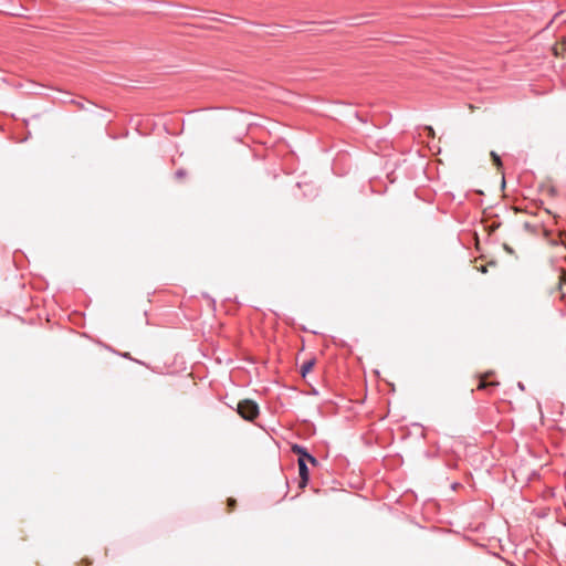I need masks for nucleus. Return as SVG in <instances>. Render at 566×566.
<instances>
[{
  "label": "nucleus",
  "mask_w": 566,
  "mask_h": 566,
  "mask_svg": "<svg viewBox=\"0 0 566 566\" xmlns=\"http://www.w3.org/2000/svg\"><path fill=\"white\" fill-rule=\"evenodd\" d=\"M238 413L248 421H253L259 416V406L255 401L244 399L238 403Z\"/></svg>",
  "instance_id": "obj_1"
},
{
  "label": "nucleus",
  "mask_w": 566,
  "mask_h": 566,
  "mask_svg": "<svg viewBox=\"0 0 566 566\" xmlns=\"http://www.w3.org/2000/svg\"><path fill=\"white\" fill-rule=\"evenodd\" d=\"M292 452L294 454H297L298 455V459L297 460H303L305 461L306 463L310 462L311 464L313 465H317L318 464V461L317 459L312 455L305 447L303 446H300V444H293L292 448H291Z\"/></svg>",
  "instance_id": "obj_2"
},
{
  "label": "nucleus",
  "mask_w": 566,
  "mask_h": 566,
  "mask_svg": "<svg viewBox=\"0 0 566 566\" xmlns=\"http://www.w3.org/2000/svg\"><path fill=\"white\" fill-rule=\"evenodd\" d=\"M298 473H300V488H305L310 480V471L307 463L303 460H297Z\"/></svg>",
  "instance_id": "obj_3"
},
{
  "label": "nucleus",
  "mask_w": 566,
  "mask_h": 566,
  "mask_svg": "<svg viewBox=\"0 0 566 566\" xmlns=\"http://www.w3.org/2000/svg\"><path fill=\"white\" fill-rule=\"evenodd\" d=\"M314 364H315L314 359L304 361L303 365L301 366V375L303 377H305L307 375V373H310V370L313 368Z\"/></svg>",
  "instance_id": "obj_4"
},
{
  "label": "nucleus",
  "mask_w": 566,
  "mask_h": 566,
  "mask_svg": "<svg viewBox=\"0 0 566 566\" xmlns=\"http://www.w3.org/2000/svg\"><path fill=\"white\" fill-rule=\"evenodd\" d=\"M491 157L494 161V164L497 166V167H501L502 166V161H501V158L500 156L495 153V151H491Z\"/></svg>",
  "instance_id": "obj_5"
},
{
  "label": "nucleus",
  "mask_w": 566,
  "mask_h": 566,
  "mask_svg": "<svg viewBox=\"0 0 566 566\" xmlns=\"http://www.w3.org/2000/svg\"><path fill=\"white\" fill-rule=\"evenodd\" d=\"M185 175H186V171H185L184 169H178V170L175 172V176H176V178H178V179L184 178V177H185Z\"/></svg>",
  "instance_id": "obj_6"
},
{
  "label": "nucleus",
  "mask_w": 566,
  "mask_h": 566,
  "mask_svg": "<svg viewBox=\"0 0 566 566\" xmlns=\"http://www.w3.org/2000/svg\"><path fill=\"white\" fill-rule=\"evenodd\" d=\"M489 385L486 384V381L484 379H481L480 380V384H479V389H485Z\"/></svg>",
  "instance_id": "obj_7"
},
{
  "label": "nucleus",
  "mask_w": 566,
  "mask_h": 566,
  "mask_svg": "<svg viewBox=\"0 0 566 566\" xmlns=\"http://www.w3.org/2000/svg\"><path fill=\"white\" fill-rule=\"evenodd\" d=\"M234 502H235L234 500L229 499V500H228V504H229V506H233V505H234Z\"/></svg>",
  "instance_id": "obj_8"
},
{
  "label": "nucleus",
  "mask_w": 566,
  "mask_h": 566,
  "mask_svg": "<svg viewBox=\"0 0 566 566\" xmlns=\"http://www.w3.org/2000/svg\"><path fill=\"white\" fill-rule=\"evenodd\" d=\"M428 130H429L430 133H433L432 127H428Z\"/></svg>",
  "instance_id": "obj_9"
}]
</instances>
